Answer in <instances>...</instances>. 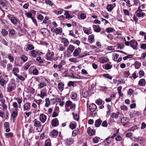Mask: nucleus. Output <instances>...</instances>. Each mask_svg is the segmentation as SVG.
I'll return each instance as SVG.
<instances>
[{
  "mask_svg": "<svg viewBox=\"0 0 146 146\" xmlns=\"http://www.w3.org/2000/svg\"><path fill=\"white\" fill-rule=\"evenodd\" d=\"M54 56V53L53 52L48 50L46 55V58L47 60H52Z\"/></svg>",
  "mask_w": 146,
  "mask_h": 146,
  "instance_id": "obj_1",
  "label": "nucleus"
},
{
  "mask_svg": "<svg viewBox=\"0 0 146 146\" xmlns=\"http://www.w3.org/2000/svg\"><path fill=\"white\" fill-rule=\"evenodd\" d=\"M33 122L34 126L39 128L41 130L43 128V126L41 125L40 122L36 119H35Z\"/></svg>",
  "mask_w": 146,
  "mask_h": 146,
  "instance_id": "obj_2",
  "label": "nucleus"
},
{
  "mask_svg": "<svg viewBox=\"0 0 146 146\" xmlns=\"http://www.w3.org/2000/svg\"><path fill=\"white\" fill-rule=\"evenodd\" d=\"M138 45V43L137 41L132 40L130 41V46L134 49H136Z\"/></svg>",
  "mask_w": 146,
  "mask_h": 146,
  "instance_id": "obj_3",
  "label": "nucleus"
},
{
  "mask_svg": "<svg viewBox=\"0 0 146 146\" xmlns=\"http://www.w3.org/2000/svg\"><path fill=\"white\" fill-rule=\"evenodd\" d=\"M61 42L64 44V47H67L69 44V41L68 39L65 38H61Z\"/></svg>",
  "mask_w": 146,
  "mask_h": 146,
  "instance_id": "obj_4",
  "label": "nucleus"
},
{
  "mask_svg": "<svg viewBox=\"0 0 146 146\" xmlns=\"http://www.w3.org/2000/svg\"><path fill=\"white\" fill-rule=\"evenodd\" d=\"M81 52V49L79 48H78L76 49L74 52L73 53V55L74 57L78 56H80V54Z\"/></svg>",
  "mask_w": 146,
  "mask_h": 146,
  "instance_id": "obj_5",
  "label": "nucleus"
},
{
  "mask_svg": "<svg viewBox=\"0 0 146 146\" xmlns=\"http://www.w3.org/2000/svg\"><path fill=\"white\" fill-rule=\"evenodd\" d=\"M98 61L101 63L103 64L109 60L108 59L105 57H102L98 58Z\"/></svg>",
  "mask_w": 146,
  "mask_h": 146,
  "instance_id": "obj_6",
  "label": "nucleus"
},
{
  "mask_svg": "<svg viewBox=\"0 0 146 146\" xmlns=\"http://www.w3.org/2000/svg\"><path fill=\"white\" fill-rule=\"evenodd\" d=\"M31 104L29 102L26 103L23 106L24 111L28 110L30 109Z\"/></svg>",
  "mask_w": 146,
  "mask_h": 146,
  "instance_id": "obj_7",
  "label": "nucleus"
},
{
  "mask_svg": "<svg viewBox=\"0 0 146 146\" xmlns=\"http://www.w3.org/2000/svg\"><path fill=\"white\" fill-rule=\"evenodd\" d=\"M46 119V116L43 113L41 114L39 116V119L43 123H44Z\"/></svg>",
  "mask_w": 146,
  "mask_h": 146,
  "instance_id": "obj_8",
  "label": "nucleus"
},
{
  "mask_svg": "<svg viewBox=\"0 0 146 146\" xmlns=\"http://www.w3.org/2000/svg\"><path fill=\"white\" fill-rule=\"evenodd\" d=\"M94 35L92 34L88 36V40L90 43H94L95 41Z\"/></svg>",
  "mask_w": 146,
  "mask_h": 146,
  "instance_id": "obj_9",
  "label": "nucleus"
},
{
  "mask_svg": "<svg viewBox=\"0 0 146 146\" xmlns=\"http://www.w3.org/2000/svg\"><path fill=\"white\" fill-rule=\"evenodd\" d=\"M58 132L57 130H54L50 133V136L52 138L56 137L58 135Z\"/></svg>",
  "mask_w": 146,
  "mask_h": 146,
  "instance_id": "obj_10",
  "label": "nucleus"
},
{
  "mask_svg": "<svg viewBox=\"0 0 146 146\" xmlns=\"http://www.w3.org/2000/svg\"><path fill=\"white\" fill-rule=\"evenodd\" d=\"M51 124L53 126H57L59 125L58 121L57 118L52 119L51 121Z\"/></svg>",
  "mask_w": 146,
  "mask_h": 146,
  "instance_id": "obj_11",
  "label": "nucleus"
},
{
  "mask_svg": "<svg viewBox=\"0 0 146 146\" xmlns=\"http://www.w3.org/2000/svg\"><path fill=\"white\" fill-rule=\"evenodd\" d=\"M2 105L3 109V110H6L7 109V106L5 104V100L4 99H1L0 100Z\"/></svg>",
  "mask_w": 146,
  "mask_h": 146,
  "instance_id": "obj_12",
  "label": "nucleus"
},
{
  "mask_svg": "<svg viewBox=\"0 0 146 146\" xmlns=\"http://www.w3.org/2000/svg\"><path fill=\"white\" fill-rule=\"evenodd\" d=\"M96 106L94 104H91L89 106V108L91 112L94 111L96 108Z\"/></svg>",
  "mask_w": 146,
  "mask_h": 146,
  "instance_id": "obj_13",
  "label": "nucleus"
},
{
  "mask_svg": "<svg viewBox=\"0 0 146 146\" xmlns=\"http://www.w3.org/2000/svg\"><path fill=\"white\" fill-rule=\"evenodd\" d=\"M93 27L94 31L97 33L101 31V28L99 26L94 25H93Z\"/></svg>",
  "mask_w": 146,
  "mask_h": 146,
  "instance_id": "obj_14",
  "label": "nucleus"
},
{
  "mask_svg": "<svg viewBox=\"0 0 146 146\" xmlns=\"http://www.w3.org/2000/svg\"><path fill=\"white\" fill-rule=\"evenodd\" d=\"M74 139L72 138L67 139L66 140V143L68 145L70 146L73 143Z\"/></svg>",
  "mask_w": 146,
  "mask_h": 146,
  "instance_id": "obj_15",
  "label": "nucleus"
},
{
  "mask_svg": "<svg viewBox=\"0 0 146 146\" xmlns=\"http://www.w3.org/2000/svg\"><path fill=\"white\" fill-rule=\"evenodd\" d=\"M13 73L16 76H18V74L17 73H18L19 72V69L18 68H14L12 71Z\"/></svg>",
  "mask_w": 146,
  "mask_h": 146,
  "instance_id": "obj_16",
  "label": "nucleus"
},
{
  "mask_svg": "<svg viewBox=\"0 0 146 146\" xmlns=\"http://www.w3.org/2000/svg\"><path fill=\"white\" fill-rule=\"evenodd\" d=\"M119 116V113L117 112L116 113H112L111 115V117L112 118L117 119Z\"/></svg>",
  "mask_w": 146,
  "mask_h": 146,
  "instance_id": "obj_17",
  "label": "nucleus"
},
{
  "mask_svg": "<svg viewBox=\"0 0 146 146\" xmlns=\"http://www.w3.org/2000/svg\"><path fill=\"white\" fill-rule=\"evenodd\" d=\"M75 48V47L74 46L70 44L67 48V51H70L72 53L74 50Z\"/></svg>",
  "mask_w": 146,
  "mask_h": 146,
  "instance_id": "obj_18",
  "label": "nucleus"
},
{
  "mask_svg": "<svg viewBox=\"0 0 146 146\" xmlns=\"http://www.w3.org/2000/svg\"><path fill=\"white\" fill-rule=\"evenodd\" d=\"M102 121L100 119H98L96 120L95 125L96 127H99Z\"/></svg>",
  "mask_w": 146,
  "mask_h": 146,
  "instance_id": "obj_19",
  "label": "nucleus"
},
{
  "mask_svg": "<svg viewBox=\"0 0 146 146\" xmlns=\"http://www.w3.org/2000/svg\"><path fill=\"white\" fill-rule=\"evenodd\" d=\"M139 84L141 86H144L145 84V80L144 79H141L139 82Z\"/></svg>",
  "mask_w": 146,
  "mask_h": 146,
  "instance_id": "obj_20",
  "label": "nucleus"
},
{
  "mask_svg": "<svg viewBox=\"0 0 146 146\" xmlns=\"http://www.w3.org/2000/svg\"><path fill=\"white\" fill-rule=\"evenodd\" d=\"M53 31H54L56 34H61L62 32V29H61L56 28L55 29H54Z\"/></svg>",
  "mask_w": 146,
  "mask_h": 146,
  "instance_id": "obj_21",
  "label": "nucleus"
},
{
  "mask_svg": "<svg viewBox=\"0 0 146 146\" xmlns=\"http://www.w3.org/2000/svg\"><path fill=\"white\" fill-rule=\"evenodd\" d=\"M10 19L11 22L14 25L16 24L17 22V19L14 17H11Z\"/></svg>",
  "mask_w": 146,
  "mask_h": 146,
  "instance_id": "obj_22",
  "label": "nucleus"
},
{
  "mask_svg": "<svg viewBox=\"0 0 146 146\" xmlns=\"http://www.w3.org/2000/svg\"><path fill=\"white\" fill-rule=\"evenodd\" d=\"M31 64L30 62H27L25 64L23 68L24 70L26 71L30 67Z\"/></svg>",
  "mask_w": 146,
  "mask_h": 146,
  "instance_id": "obj_23",
  "label": "nucleus"
},
{
  "mask_svg": "<svg viewBox=\"0 0 146 146\" xmlns=\"http://www.w3.org/2000/svg\"><path fill=\"white\" fill-rule=\"evenodd\" d=\"M64 84L62 82H60L58 84V88L60 90H62L64 89Z\"/></svg>",
  "mask_w": 146,
  "mask_h": 146,
  "instance_id": "obj_24",
  "label": "nucleus"
},
{
  "mask_svg": "<svg viewBox=\"0 0 146 146\" xmlns=\"http://www.w3.org/2000/svg\"><path fill=\"white\" fill-rule=\"evenodd\" d=\"M107 10L109 12H111L113 9V5L111 4H108L107 6Z\"/></svg>",
  "mask_w": 146,
  "mask_h": 146,
  "instance_id": "obj_25",
  "label": "nucleus"
},
{
  "mask_svg": "<svg viewBox=\"0 0 146 146\" xmlns=\"http://www.w3.org/2000/svg\"><path fill=\"white\" fill-rule=\"evenodd\" d=\"M83 30L84 31V33L88 35H89V34L91 33L90 30H88L87 28H86L85 27H83Z\"/></svg>",
  "mask_w": 146,
  "mask_h": 146,
  "instance_id": "obj_26",
  "label": "nucleus"
},
{
  "mask_svg": "<svg viewBox=\"0 0 146 146\" xmlns=\"http://www.w3.org/2000/svg\"><path fill=\"white\" fill-rule=\"evenodd\" d=\"M106 31L108 33L113 32L115 31V29L113 28L109 27L106 29Z\"/></svg>",
  "mask_w": 146,
  "mask_h": 146,
  "instance_id": "obj_27",
  "label": "nucleus"
},
{
  "mask_svg": "<svg viewBox=\"0 0 146 146\" xmlns=\"http://www.w3.org/2000/svg\"><path fill=\"white\" fill-rule=\"evenodd\" d=\"M7 62L5 60H3L0 62V64L3 67L5 68L6 66Z\"/></svg>",
  "mask_w": 146,
  "mask_h": 146,
  "instance_id": "obj_28",
  "label": "nucleus"
},
{
  "mask_svg": "<svg viewBox=\"0 0 146 146\" xmlns=\"http://www.w3.org/2000/svg\"><path fill=\"white\" fill-rule=\"evenodd\" d=\"M137 141L140 143H142L144 141V139L142 137H139L136 139Z\"/></svg>",
  "mask_w": 146,
  "mask_h": 146,
  "instance_id": "obj_29",
  "label": "nucleus"
},
{
  "mask_svg": "<svg viewBox=\"0 0 146 146\" xmlns=\"http://www.w3.org/2000/svg\"><path fill=\"white\" fill-rule=\"evenodd\" d=\"M18 115L17 110H15L13 111L12 113L11 116L13 118H15Z\"/></svg>",
  "mask_w": 146,
  "mask_h": 146,
  "instance_id": "obj_30",
  "label": "nucleus"
},
{
  "mask_svg": "<svg viewBox=\"0 0 146 146\" xmlns=\"http://www.w3.org/2000/svg\"><path fill=\"white\" fill-rule=\"evenodd\" d=\"M46 84L45 82L40 83L38 85V88H42L46 86Z\"/></svg>",
  "mask_w": 146,
  "mask_h": 146,
  "instance_id": "obj_31",
  "label": "nucleus"
},
{
  "mask_svg": "<svg viewBox=\"0 0 146 146\" xmlns=\"http://www.w3.org/2000/svg\"><path fill=\"white\" fill-rule=\"evenodd\" d=\"M69 60L71 62L76 63L78 62L79 61L75 58H71L69 59Z\"/></svg>",
  "mask_w": 146,
  "mask_h": 146,
  "instance_id": "obj_32",
  "label": "nucleus"
},
{
  "mask_svg": "<svg viewBox=\"0 0 146 146\" xmlns=\"http://www.w3.org/2000/svg\"><path fill=\"white\" fill-rule=\"evenodd\" d=\"M66 47H64V46L62 44H61L59 45L58 49L60 51H63L65 50Z\"/></svg>",
  "mask_w": 146,
  "mask_h": 146,
  "instance_id": "obj_33",
  "label": "nucleus"
},
{
  "mask_svg": "<svg viewBox=\"0 0 146 146\" xmlns=\"http://www.w3.org/2000/svg\"><path fill=\"white\" fill-rule=\"evenodd\" d=\"M96 104L99 105L104 104V102L102 100L100 99L96 100Z\"/></svg>",
  "mask_w": 146,
  "mask_h": 146,
  "instance_id": "obj_34",
  "label": "nucleus"
},
{
  "mask_svg": "<svg viewBox=\"0 0 146 146\" xmlns=\"http://www.w3.org/2000/svg\"><path fill=\"white\" fill-rule=\"evenodd\" d=\"M13 67L12 65L10 63H9L7 65V70L8 71H9L11 70Z\"/></svg>",
  "mask_w": 146,
  "mask_h": 146,
  "instance_id": "obj_35",
  "label": "nucleus"
},
{
  "mask_svg": "<svg viewBox=\"0 0 146 146\" xmlns=\"http://www.w3.org/2000/svg\"><path fill=\"white\" fill-rule=\"evenodd\" d=\"M136 15L138 17H144L145 16V14L144 13L139 12L137 13Z\"/></svg>",
  "mask_w": 146,
  "mask_h": 146,
  "instance_id": "obj_36",
  "label": "nucleus"
},
{
  "mask_svg": "<svg viewBox=\"0 0 146 146\" xmlns=\"http://www.w3.org/2000/svg\"><path fill=\"white\" fill-rule=\"evenodd\" d=\"M46 103L45 104V106L48 107L50 104V101L49 98H46L45 99Z\"/></svg>",
  "mask_w": 146,
  "mask_h": 146,
  "instance_id": "obj_37",
  "label": "nucleus"
},
{
  "mask_svg": "<svg viewBox=\"0 0 146 146\" xmlns=\"http://www.w3.org/2000/svg\"><path fill=\"white\" fill-rule=\"evenodd\" d=\"M5 135L7 138L12 137H13V134L12 132H9L5 133Z\"/></svg>",
  "mask_w": 146,
  "mask_h": 146,
  "instance_id": "obj_38",
  "label": "nucleus"
},
{
  "mask_svg": "<svg viewBox=\"0 0 146 146\" xmlns=\"http://www.w3.org/2000/svg\"><path fill=\"white\" fill-rule=\"evenodd\" d=\"M135 68L138 69L141 66V64L137 61H136L135 62Z\"/></svg>",
  "mask_w": 146,
  "mask_h": 146,
  "instance_id": "obj_39",
  "label": "nucleus"
},
{
  "mask_svg": "<svg viewBox=\"0 0 146 146\" xmlns=\"http://www.w3.org/2000/svg\"><path fill=\"white\" fill-rule=\"evenodd\" d=\"M88 134L90 136H92L94 135V131L92 129H89L88 131Z\"/></svg>",
  "mask_w": 146,
  "mask_h": 146,
  "instance_id": "obj_40",
  "label": "nucleus"
},
{
  "mask_svg": "<svg viewBox=\"0 0 146 146\" xmlns=\"http://www.w3.org/2000/svg\"><path fill=\"white\" fill-rule=\"evenodd\" d=\"M5 84V81L3 78H2L0 80V84L1 86H4Z\"/></svg>",
  "mask_w": 146,
  "mask_h": 146,
  "instance_id": "obj_41",
  "label": "nucleus"
},
{
  "mask_svg": "<svg viewBox=\"0 0 146 146\" xmlns=\"http://www.w3.org/2000/svg\"><path fill=\"white\" fill-rule=\"evenodd\" d=\"M103 76L105 78H108L110 80L112 79V77L108 74H103Z\"/></svg>",
  "mask_w": 146,
  "mask_h": 146,
  "instance_id": "obj_42",
  "label": "nucleus"
},
{
  "mask_svg": "<svg viewBox=\"0 0 146 146\" xmlns=\"http://www.w3.org/2000/svg\"><path fill=\"white\" fill-rule=\"evenodd\" d=\"M99 88L100 89V91H104V92H106L107 90V88L106 86H99Z\"/></svg>",
  "mask_w": 146,
  "mask_h": 146,
  "instance_id": "obj_43",
  "label": "nucleus"
},
{
  "mask_svg": "<svg viewBox=\"0 0 146 146\" xmlns=\"http://www.w3.org/2000/svg\"><path fill=\"white\" fill-rule=\"evenodd\" d=\"M15 31L13 29H10L9 31V34L11 36H14L15 34Z\"/></svg>",
  "mask_w": 146,
  "mask_h": 146,
  "instance_id": "obj_44",
  "label": "nucleus"
},
{
  "mask_svg": "<svg viewBox=\"0 0 146 146\" xmlns=\"http://www.w3.org/2000/svg\"><path fill=\"white\" fill-rule=\"evenodd\" d=\"M78 129H75L72 131V134L73 136H75L78 133Z\"/></svg>",
  "mask_w": 146,
  "mask_h": 146,
  "instance_id": "obj_45",
  "label": "nucleus"
},
{
  "mask_svg": "<svg viewBox=\"0 0 146 146\" xmlns=\"http://www.w3.org/2000/svg\"><path fill=\"white\" fill-rule=\"evenodd\" d=\"M38 70L36 68L34 69L33 71V74L34 75H37L38 74Z\"/></svg>",
  "mask_w": 146,
  "mask_h": 146,
  "instance_id": "obj_46",
  "label": "nucleus"
},
{
  "mask_svg": "<svg viewBox=\"0 0 146 146\" xmlns=\"http://www.w3.org/2000/svg\"><path fill=\"white\" fill-rule=\"evenodd\" d=\"M77 97V95L76 93L74 92H73L71 95V97L72 99H75Z\"/></svg>",
  "mask_w": 146,
  "mask_h": 146,
  "instance_id": "obj_47",
  "label": "nucleus"
},
{
  "mask_svg": "<svg viewBox=\"0 0 146 146\" xmlns=\"http://www.w3.org/2000/svg\"><path fill=\"white\" fill-rule=\"evenodd\" d=\"M1 33L3 36H5L8 34V32L4 29H2L1 31Z\"/></svg>",
  "mask_w": 146,
  "mask_h": 146,
  "instance_id": "obj_48",
  "label": "nucleus"
},
{
  "mask_svg": "<svg viewBox=\"0 0 146 146\" xmlns=\"http://www.w3.org/2000/svg\"><path fill=\"white\" fill-rule=\"evenodd\" d=\"M45 146H51V143L50 140H47L45 141Z\"/></svg>",
  "mask_w": 146,
  "mask_h": 146,
  "instance_id": "obj_49",
  "label": "nucleus"
},
{
  "mask_svg": "<svg viewBox=\"0 0 146 146\" xmlns=\"http://www.w3.org/2000/svg\"><path fill=\"white\" fill-rule=\"evenodd\" d=\"M21 58L24 62L27 61L28 59L27 57L26 56L24 55L22 56L21 57Z\"/></svg>",
  "mask_w": 146,
  "mask_h": 146,
  "instance_id": "obj_50",
  "label": "nucleus"
},
{
  "mask_svg": "<svg viewBox=\"0 0 146 146\" xmlns=\"http://www.w3.org/2000/svg\"><path fill=\"white\" fill-rule=\"evenodd\" d=\"M72 104V102L71 101H67L66 102L65 107H68L70 106Z\"/></svg>",
  "mask_w": 146,
  "mask_h": 146,
  "instance_id": "obj_51",
  "label": "nucleus"
},
{
  "mask_svg": "<svg viewBox=\"0 0 146 146\" xmlns=\"http://www.w3.org/2000/svg\"><path fill=\"white\" fill-rule=\"evenodd\" d=\"M37 53H38L35 50H32L31 51V54L33 57H35L36 56Z\"/></svg>",
  "mask_w": 146,
  "mask_h": 146,
  "instance_id": "obj_52",
  "label": "nucleus"
},
{
  "mask_svg": "<svg viewBox=\"0 0 146 146\" xmlns=\"http://www.w3.org/2000/svg\"><path fill=\"white\" fill-rule=\"evenodd\" d=\"M72 115H73V117L74 119H75L77 121H78L79 119V116L77 114H74V113H72Z\"/></svg>",
  "mask_w": 146,
  "mask_h": 146,
  "instance_id": "obj_53",
  "label": "nucleus"
},
{
  "mask_svg": "<svg viewBox=\"0 0 146 146\" xmlns=\"http://www.w3.org/2000/svg\"><path fill=\"white\" fill-rule=\"evenodd\" d=\"M112 66L109 64H107L105 65V68L107 70H109L111 68Z\"/></svg>",
  "mask_w": 146,
  "mask_h": 146,
  "instance_id": "obj_54",
  "label": "nucleus"
},
{
  "mask_svg": "<svg viewBox=\"0 0 146 146\" xmlns=\"http://www.w3.org/2000/svg\"><path fill=\"white\" fill-rule=\"evenodd\" d=\"M34 101L38 105V108H39L40 105L42 102V100L41 99H39L38 100H35Z\"/></svg>",
  "mask_w": 146,
  "mask_h": 146,
  "instance_id": "obj_55",
  "label": "nucleus"
},
{
  "mask_svg": "<svg viewBox=\"0 0 146 146\" xmlns=\"http://www.w3.org/2000/svg\"><path fill=\"white\" fill-rule=\"evenodd\" d=\"M133 93V90L131 88H130L127 91V94L130 96L132 95Z\"/></svg>",
  "mask_w": 146,
  "mask_h": 146,
  "instance_id": "obj_56",
  "label": "nucleus"
},
{
  "mask_svg": "<svg viewBox=\"0 0 146 146\" xmlns=\"http://www.w3.org/2000/svg\"><path fill=\"white\" fill-rule=\"evenodd\" d=\"M66 16V19H69L71 17H70L69 13L67 11L65 12L64 14Z\"/></svg>",
  "mask_w": 146,
  "mask_h": 146,
  "instance_id": "obj_57",
  "label": "nucleus"
},
{
  "mask_svg": "<svg viewBox=\"0 0 146 146\" xmlns=\"http://www.w3.org/2000/svg\"><path fill=\"white\" fill-rule=\"evenodd\" d=\"M8 58L9 60L11 62H13L14 61V59L13 58V57L10 55H9L8 56Z\"/></svg>",
  "mask_w": 146,
  "mask_h": 146,
  "instance_id": "obj_58",
  "label": "nucleus"
},
{
  "mask_svg": "<svg viewBox=\"0 0 146 146\" xmlns=\"http://www.w3.org/2000/svg\"><path fill=\"white\" fill-rule=\"evenodd\" d=\"M13 106L15 108V110H17L18 105L16 102H14L13 104Z\"/></svg>",
  "mask_w": 146,
  "mask_h": 146,
  "instance_id": "obj_59",
  "label": "nucleus"
},
{
  "mask_svg": "<svg viewBox=\"0 0 146 146\" xmlns=\"http://www.w3.org/2000/svg\"><path fill=\"white\" fill-rule=\"evenodd\" d=\"M46 96V94L45 92H42V91H41L40 94V96L42 98H43L44 96Z\"/></svg>",
  "mask_w": 146,
  "mask_h": 146,
  "instance_id": "obj_60",
  "label": "nucleus"
},
{
  "mask_svg": "<svg viewBox=\"0 0 146 146\" xmlns=\"http://www.w3.org/2000/svg\"><path fill=\"white\" fill-rule=\"evenodd\" d=\"M99 137H96L93 139V142L96 143H98L99 141Z\"/></svg>",
  "mask_w": 146,
  "mask_h": 146,
  "instance_id": "obj_61",
  "label": "nucleus"
},
{
  "mask_svg": "<svg viewBox=\"0 0 146 146\" xmlns=\"http://www.w3.org/2000/svg\"><path fill=\"white\" fill-rule=\"evenodd\" d=\"M15 89L14 87L10 86H9L8 89V91L9 92H11L14 90Z\"/></svg>",
  "mask_w": 146,
  "mask_h": 146,
  "instance_id": "obj_62",
  "label": "nucleus"
},
{
  "mask_svg": "<svg viewBox=\"0 0 146 146\" xmlns=\"http://www.w3.org/2000/svg\"><path fill=\"white\" fill-rule=\"evenodd\" d=\"M1 41L2 42L3 44H4L5 45H7V41L3 38H2L1 39Z\"/></svg>",
  "mask_w": 146,
  "mask_h": 146,
  "instance_id": "obj_63",
  "label": "nucleus"
},
{
  "mask_svg": "<svg viewBox=\"0 0 146 146\" xmlns=\"http://www.w3.org/2000/svg\"><path fill=\"white\" fill-rule=\"evenodd\" d=\"M27 48L29 50H31L34 48V47L32 44H28L27 46Z\"/></svg>",
  "mask_w": 146,
  "mask_h": 146,
  "instance_id": "obj_64",
  "label": "nucleus"
}]
</instances>
